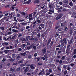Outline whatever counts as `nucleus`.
Here are the masks:
<instances>
[{
  "mask_svg": "<svg viewBox=\"0 0 76 76\" xmlns=\"http://www.w3.org/2000/svg\"><path fill=\"white\" fill-rule=\"evenodd\" d=\"M61 26L62 27H64L65 26H66V25H65V23H61Z\"/></svg>",
  "mask_w": 76,
  "mask_h": 76,
  "instance_id": "f8f14e48",
  "label": "nucleus"
},
{
  "mask_svg": "<svg viewBox=\"0 0 76 76\" xmlns=\"http://www.w3.org/2000/svg\"><path fill=\"white\" fill-rule=\"evenodd\" d=\"M34 3H39V0H36L34 1Z\"/></svg>",
  "mask_w": 76,
  "mask_h": 76,
  "instance_id": "6ab92c4d",
  "label": "nucleus"
},
{
  "mask_svg": "<svg viewBox=\"0 0 76 76\" xmlns=\"http://www.w3.org/2000/svg\"><path fill=\"white\" fill-rule=\"evenodd\" d=\"M27 50H29L30 49H31V47H28L27 48Z\"/></svg>",
  "mask_w": 76,
  "mask_h": 76,
  "instance_id": "338daca9",
  "label": "nucleus"
},
{
  "mask_svg": "<svg viewBox=\"0 0 76 76\" xmlns=\"http://www.w3.org/2000/svg\"><path fill=\"white\" fill-rule=\"evenodd\" d=\"M48 71L50 73H51L52 72V70L51 69H49Z\"/></svg>",
  "mask_w": 76,
  "mask_h": 76,
  "instance_id": "0e129e2a",
  "label": "nucleus"
},
{
  "mask_svg": "<svg viewBox=\"0 0 76 76\" xmlns=\"http://www.w3.org/2000/svg\"><path fill=\"white\" fill-rule=\"evenodd\" d=\"M40 26H41V27H42V28H44V26H45L44 24H40Z\"/></svg>",
  "mask_w": 76,
  "mask_h": 76,
  "instance_id": "9b49d317",
  "label": "nucleus"
},
{
  "mask_svg": "<svg viewBox=\"0 0 76 76\" xmlns=\"http://www.w3.org/2000/svg\"><path fill=\"white\" fill-rule=\"evenodd\" d=\"M64 42L65 44H67V41H66V38H64L63 39Z\"/></svg>",
  "mask_w": 76,
  "mask_h": 76,
  "instance_id": "aec40b11",
  "label": "nucleus"
},
{
  "mask_svg": "<svg viewBox=\"0 0 76 76\" xmlns=\"http://www.w3.org/2000/svg\"><path fill=\"white\" fill-rule=\"evenodd\" d=\"M0 29L3 31H4V27H0Z\"/></svg>",
  "mask_w": 76,
  "mask_h": 76,
  "instance_id": "4be33fe9",
  "label": "nucleus"
},
{
  "mask_svg": "<svg viewBox=\"0 0 76 76\" xmlns=\"http://www.w3.org/2000/svg\"><path fill=\"white\" fill-rule=\"evenodd\" d=\"M10 60L11 61H12L13 62L14 61H15V59H13L12 58H11L10 59Z\"/></svg>",
  "mask_w": 76,
  "mask_h": 76,
  "instance_id": "a878e982",
  "label": "nucleus"
},
{
  "mask_svg": "<svg viewBox=\"0 0 76 76\" xmlns=\"http://www.w3.org/2000/svg\"><path fill=\"white\" fill-rule=\"evenodd\" d=\"M68 42L69 45H71L72 43V41H69V40H68Z\"/></svg>",
  "mask_w": 76,
  "mask_h": 76,
  "instance_id": "2eb2a0df",
  "label": "nucleus"
},
{
  "mask_svg": "<svg viewBox=\"0 0 76 76\" xmlns=\"http://www.w3.org/2000/svg\"><path fill=\"white\" fill-rule=\"evenodd\" d=\"M39 19H41V18H40V17H38L37 18V19L36 20L37 22H38V23H43V22H42V20L41 19L39 20Z\"/></svg>",
  "mask_w": 76,
  "mask_h": 76,
  "instance_id": "f03ea898",
  "label": "nucleus"
},
{
  "mask_svg": "<svg viewBox=\"0 0 76 76\" xmlns=\"http://www.w3.org/2000/svg\"><path fill=\"white\" fill-rule=\"evenodd\" d=\"M54 42H53V41H52L50 43V45L51 46H52L53 45V44Z\"/></svg>",
  "mask_w": 76,
  "mask_h": 76,
  "instance_id": "49530a36",
  "label": "nucleus"
},
{
  "mask_svg": "<svg viewBox=\"0 0 76 76\" xmlns=\"http://www.w3.org/2000/svg\"><path fill=\"white\" fill-rule=\"evenodd\" d=\"M37 56H38V54L37 53H35L34 54V57H37Z\"/></svg>",
  "mask_w": 76,
  "mask_h": 76,
  "instance_id": "13d9d810",
  "label": "nucleus"
},
{
  "mask_svg": "<svg viewBox=\"0 0 76 76\" xmlns=\"http://www.w3.org/2000/svg\"><path fill=\"white\" fill-rule=\"evenodd\" d=\"M25 47H26V45L22 44V45L21 46V48L22 49H24Z\"/></svg>",
  "mask_w": 76,
  "mask_h": 76,
  "instance_id": "423d86ee",
  "label": "nucleus"
},
{
  "mask_svg": "<svg viewBox=\"0 0 76 76\" xmlns=\"http://www.w3.org/2000/svg\"><path fill=\"white\" fill-rule=\"evenodd\" d=\"M67 73V71L66 70H65L64 72V75H66Z\"/></svg>",
  "mask_w": 76,
  "mask_h": 76,
  "instance_id": "cd10ccee",
  "label": "nucleus"
},
{
  "mask_svg": "<svg viewBox=\"0 0 76 76\" xmlns=\"http://www.w3.org/2000/svg\"><path fill=\"white\" fill-rule=\"evenodd\" d=\"M42 65V63L41 62H39L38 63V65Z\"/></svg>",
  "mask_w": 76,
  "mask_h": 76,
  "instance_id": "ea45409f",
  "label": "nucleus"
},
{
  "mask_svg": "<svg viewBox=\"0 0 76 76\" xmlns=\"http://www.w3.org/2000/svg\"><path fill=\"white\" fill-rule=\"evenodd\" d=\"M42 51L43 53L45 54L46 53V49L45 48H44L42 50Z\"/></svg>",
  "mask_w": 76,
  "mask_h": 76,
  "instance_id": "9d476101",
  "label": "nucleus"
},
{
  "mask_svg": "<svg viewBox=\"0 0 76 76\" xmlns=\"http://www.w3.org/2000/svg\"><path fill=\"white\" fill-rule=\"evenodd\" d=\"M30 67L31 69H34V66L32 65L30 66Z\"/></svg>",
  "mask_w": 76,
  "mask_h": 76,
  "instance_id": "2f4dec72",
  "label": "nucleus"
},
{
  "mask_svg": "<svg viewBox=\"0 0 76 76\" xmlns=\"http://www.w3.org/2000/svg\"><path fill=\"white\" fill-rule=\"evenodd\" d=\"M30 23V22L28 21L26 23H24V22L21 23H20V25H22L23 26H24V25L25 26V25H26L27 24H28V23Z\"/></svg>",
  "mask_w": 76,
  "mask_h": 76,
  "instance_id": "20e7f679",
  "label": "nucleus"
},
{
  "mask_svg": "<svg viewBox=\"0 0 76 76\" xmlns=\"http://www.w3.org/2000/svg\"><path fill=\"white\" fill-rule=\"evenodd\" d=\"M2 45H4V46H5V45H8V43H7V42H5V43H4H4H2Z\"/></svg>",
  "mask_w": 76,
  "mask_h": 76,
  "instance_id": "ddd939ff",
  "label": "nucleus"
},
{
  "mask_svg": "<svg viewBox=\"0 0 76 76\" xmlns=\"http://www.w3.org/2000/svg\"><path fill=\"white\" fill-rule=\"evenodd\" d=\"M12 57H13V58L15 57V54H12Z\"/></svg>",
  "mask_w": 76,
  "mask_h": 76,
  "instance_id": "864d4df0",
  "label": "nucleus"
},
{
  "mask_svg": "<svg viewBox=\"0 0 76 76\" xmlns=\"http://www.w3.org/2000/svg\"><path fill=\"white\" fill-rule=\"evenodd\" d=\"M10 76H16L15 74H10Z\"/></svg>",
  "mask_w": 76,
  "mask_h": 76,
  "instance_id": "7c9ffc66",
  "label": "nucleus"
},
{
  "mask_svg": "<svg viewBox=\"0 0 76 76\" xmlns=\"http://www.w3.org/2000/svg\"><path fill=\"white\" fill-rule=\"evenodd\" d=\"M62 9H63V7H61L60 8H58V11L59 12H60L61 11H62Z\"/></svg>",
  "mask_w": 76,
  "mask_h": 76,
  "instance_id": "0eeeda50",
  "label": "nucleus"
},
{
  "mask_svg": "<svg viewBox=\"0 0 76 76\" xmlns=\"http://www.w3.org/2000/svg\"><path fill=\"white\" fill-rule=\"evenodd\" d=\"M18 42H19V40H18V39H17L15 40V42H16V43H18Z\"/></svg>",
  "mask_w": 76,
  "mask_h": 76,
  "instance_id": "8fccbe9b",
  "label": "nucleus"
},
{
  "mask_svg": "<svg viewBox=\"0 0 76 76\" xmlns=\"http://www.w3.org/2000/svg\"><path fill=\"white\" fill-rule=\"evenodd\" d=\"M33 48L34 50H36L37 49V47L35 46L33 47Z\"/></svg>",
  "mask_w": 76,
  "mask_h": 76,
  "instance_id": "4d7b16f0",
  "label": "nucleus"
},
{
  "mask_svg": "<svg viewBox=\"0 0 76 76\" xmlns=\"http://www.w3.org/2000/svg\"><path fill=\"white\" fill-rule=\"evenodd\" d=\"M48 6L50 9H52V6L51 5V4H49Z\"/></svg>",
  "mask_w": 76,
  "mask_h": 76,
  "instance_id": "72a5a7b5",
  "label": "nucleus"
},
{
  "mask_svg": "<svg viewBox=\"0 0 76 76\" xmlns=\"http://www.w3.org/2000/svg\"><path fill=\"white\" fill-rule=\"evenodd\" d=\"M26 3L27 4H29L31 3V1L28 0L26 2Z\"/></svg>",
  "mask_w": 76,
  "mask_h": 76,
  "instance_id": "4c0bfd02",
  "label": "nucleus"
},
{
  "mask_svg": "<svg viewBox=\"0 0 76 76\" xmlns=\"http://www.w3.org/2000/svg\"><path fill=\"white\" fill-rule=\"evenodd\" d=\"M29 28H30V26H27L26 28V29H29Z\"/></svg>",
  "mask_w": 76,
  "mask_h": 76,
  "instance_id": "c9c22d12",
  "label": "nucleus"
},
{
  "mask_svg": "<svg viewBox=\"0 0 76 76\" xmlns=\"http://www.w3.org/2000/svg\"><path fill=\"white\" fill-rule=\"evenodd\" d=\"M40 59V58L39 57H38L37 58V61H39V60Z\"/></svg>",
  "mask_w": 76,
  "mask_h": 76,
  "instance_id": "09e8293b",
  "label": "nucleus"
},
{
  "mask_svg": "<svg viewBox=\"0 0 76 76\" xmlns=\"http://www.w3.org/2000/svg\"><path fill=\"white\" fill-rule=\"evenodd\" d=\"M70 47H71L70 45H68L67 46V50H70Z\"/></svg>",
  "mask_w": 76,
  "mask_h": 76,
  "instance_id": "4468645a",
  "label": "nucleus"
},
{
  "mask_svg": "<svg viewBox=\"0 0 76 76\" xmlns=\"http://www.w3.org/2000/svg\"><path fill=\"white\" fill-rule=\"evenodd\" d=\"M34 40H35V41H38V38L37 37H35L34 38Z\"/></svg>",
  "mask_w": 76,
  "mask_h": 76,
  "instance_id": "69168bd1",
  "label": "nucleus"
},
{
  "mask_svg": "<svg viewBox=\"0 0 76 76\" xmlns=\"http://www.w3.org/2000/svg\"><path fill=\"white\" fill-rule=\"evenodd\" d=\"M29 18H31L32 17V15L31 14H30L29 15Z\"/></svg>",
  "mask_w": 76,
  "mask_h": 76,
  "instance_id": "e2e57ef3",
  "label": "nucleus"
},
{
  "mask_svg": "<svg viewBox=\"0 0 76 76\" xmlns=\"http://www.w3.org/2000/svg\"><path fill=\"white\" fill-rule=\"evenodd\" d=\"M61 47L64 46V44L63 43H61Z\"/></svg>",
  "mask_w": 76,
  "mask_h": 76,
  "instance_id": "79ce46f5",
  "label": "nucleus"
},
{
  "mask_svg": "<svg viewBox=\"0 0 76 76\" xmlns=\"http://www.w3.org/2000/svg\"><path fill=\"white\" fill-rule=\"evenodd\" d=\"M52 10H49V12L52 13H54V8H52Z\"/></svg>",
  "mask_w": 76,
  "mask_h": 76,
  "instance_id": "f3484780",
  "label": "nucleus"
},
{
  "mask_svg": "<svg viewBox=\"0 0 76 76\" xmlns=\"http://www.w3.org/2000/svg\"><path fill=\"white\" fill-rule=\"evenodd\" d=\"M65 57H66V56H62V57L61 58V60H64V59H65Z\"/></svg>",
  "mask_w": 76,
  "mask_h": 76,
  "instance_id": "473e14b6",
  "label": "nucleus"
},
{
  "mask_svg": "<svg viewBox=\"0 0 76 76\" xmlns=\"http://www.w3.org/2000/svg\"><path fill=\"white\" fill-rule=\"evenodd\" d=\"M4 19L3 18L0 20V22L2 23V22H4Z\"/></svg>",
  "mask_w": 76,
  "mask_h": 76,
  "instance_id": "de8ad7c7",
  "label": "nucleus"
},
{
  "mask_svg": "<svg viewBox=\"0 0 76 76\" xmlns=\"http://www.w3.org/2000/svg\"><path fill=\"white\" fill-rule=\"evenodd\" d=\"M66 54H69L70 53V50H66Z\"/></svg>",
  "mask_w": 76,
  "mask_h": 76,
  "instance_id": "a211bd4d",
  "label": "nucleus"
},
{
  "mask_svg": "<svg viewBox=\"0 0 76 76\" xmlns=\"http://www.w3.org/2000/svg\"><path fill=\"white\" fill-rule=\"evenodd\" d=\"M50 72H47L45 74V76H48V75H50Z\"/></svg>",
  "mask_w": 76,
  "mask_h": 76,
  "instance_id": "5701e85b",
  "label": "nucleus"
},
{
  "mask_svg": "<svg viewBox=\"0 0 76 76\" xmlns=\"http://www.w3.org/2000/svg\"><path fill=\"white\" fill-rule=\"evenodd\" d=\"M55 62L56 63H58L59 62V60L58 59H56L55 61Z\"/></svg>",
  "mask_w": 76,
  "mask_h": 76,
  "instance_id": "603ef678",
  "label": "nucleus"
},
{
  "mask_svg": "<svg viewBox=\"0 0 76 76\" xmlns=\"http://www.w3.org/2000/svg\"><path fill=\"white\" fill-rule=\"evenodd\" d=\"M34 18L32 17H29V20H34Z\"/></svg>",
  "mask_w": 76,
  "mask_h": 76,
  "instance_id": "c756f323",
  "label": "nucleus"
},
{
  "mask_svg": "<svg viewBox=\"0 0 76 76\" xmlns=\"http://www.w3.org/2000/svg\"><path fill=\"white\" fill-rule=\"evenodd\" d=\"M22 15H26V14H25V13L23 12H21Z\"/></svg>",
  "mask_w": 76,
  "mask_h": 76,
  "instance_id": "a18cd8bd",
  "label": "nucleus"
},
{
  "mask_svg": "<svg viewBox=\"0 0 76 76\" xmlns=\"http://www.w3.org/2000/svg\"><path fill=\"white\" fill-rule=\"evenodd\" d=\"M20 68L19 67L16 69L15 70L16 72H19V71H20Z\"/></svg>",
  "mask_w": 76,
  "mask_h": 76,
  "instance_id": "dca6fc26",
  "label": "nucleus"
},
{
  "mask_svg": "<svg viewBox=\"0 0 76 76\" xmlns=\"http://www.w3.org/2000/svg\"><path fill=\"white\" fill-rule=\"evenodd\" d=\"M69 4L70 6H73V3L72 2H70L69 3Z\"/></svg>",
  "mask_w": 76,
  "mask_h": 76,
  "instance_id": "bb28decb",
  "label": "nucleus"
},
{
  "mask_svg": "<svg viewBox=\"0 0 76 76\" xmlns=\"http://www.w3.org/2000/svg\"><path fill=\"white\" fill-rule=\"evenodd\" d=\"M14 20L16 22H17V20H16V17H15L14 18Z\"/></svg>",
  "mask_w": 76,
  "mask_h": 76,
  "instance_id": "a19ab883",
  "label": "nucleus"
},
{
  "mask_svg": "<svg viewBox=\"0 0 76 76\" xmlns=\"http://www.w3.org/2000/svg\"><path fill=\"white\" fill-rule=\"evenodd\" d=\"M12 32H18V30H15V29H13L12 30Z\"/></svg>",
  "mask_w": 76,
  "mask_h": 76,
  "instance_id": "412c9836",
  "label": "nucleus"
},
{
  "mask_svg": "<svg viewBox=\"0 0 76 76\" xmlns=\"http://www.w3.org/2000/svg\"><path fill=\"white\" fill-rule=\"evenodd\" d=\"M70 66L72 67H73V66H74V64H72V63L71 64H70Z\"/></svg>",
  "mask_w": 76,
  "mask_h": 76,
  "instance_id": "774afa93",
  "label": "nucleus"
},
{
  "mask_svg": "<svg viewBox=\"0 0 76 76\" xmlns=\"http://www.w3.org/2000/svg\"><path fill=\"white\" fill-rule=\"evenodd\" d=\"M37 21L36 20L34 22H33V24L34 25H36V23H37Z\"/></svg>",
  "mask_w": 76,
  "mask_h": 76,
  "instance_id": "5fc2aeb1",
  "label": "nucleus"
},
{
  "mask_svg": "<svg viewBox=\"0 0 76 76\" xmlns=\"http://www.w3.org/2000/svg\"><path fill=\"white\" fill-rule=\"evenodd\" d=\"M60 28V26H57L56 27L55 29H58Z\"/></svg>",
  "mask_w": 76,
  "mask_h": 76,
  "instance_id": "f704fd0d",
  "label": "nucleus"
},
{
  "mask_svg": "<svg viewBox=\"0 0 76 76\" xmlns=\"http://www.w3.org/2000/svg\"><path fill=\"white\" fill-rule=\"evenodd\" d=\"M33 13H34V14H33V16H34L37 14V12H33Z\"/></svg>",
  "mask_w": 76,
  "mask_h": 76,
  "instance_id": "3c124183",
  "label": "nucleus"
},
{
  "mask_svg": "<svg viewBox=\"0 0 76 76\" xmlns=\"http://www.w3.org/2000/svg\"><path fill=\"white\" fill-rule=\"evenodd\" d=\"M31 57H32L31 55H29L28 56V58H29V59L30 58H31Z\"/></svg>",
  "mask_w": 76,
  "mask_h": 76,
  "instance_id": "052dcab7",
  "label": "nucleus"
},
{
  "mask_svg": "<svg viewBox=\"0 0 76 76\" xmlns=\"http://www.w3.org/2000/svg\"><path fill=\"white\" fill-rule=\"evenodd\" d=\"M58 31H62L63 30V28H60L58 29Z\"/></svg>",
  "mask_w": 76,
  "mask_h": 76,
  "instance_id": "680f3d73",
  "label": "nucleus"
},
{
  "mask_svg": "<svg viewBox=\"0 0 76 76\" xmlns=\"http://www.w3.org/2000/svg\"><path fill=\"white\" fill-rule=\"evenodd\" d=\"M63 63V61H62V60H60L59 62V64H61Z\"/></svg>",
  "mask_w": 76,
  "mask_h": 76,
  "instance_id": "6e6d98bb",
  "label": "nucleus"
},
{
  "mask_svg": "<svg viewBox=\"0 0 76 76\" xmlns=\"http://www.w3.org/2000/svg\"><path fill=\"white\" fill-rule=\"evenodd\" d=\"M48 55V54L46 53V54L44 56V57H45V58H48V57H47V56Z\"/></svg>",
  "mask_w": 76,
  "mask_h": 76,
  "instance_id": "b1692460",
  "label": "nucleus"
},
{
  "mask_svg": "<svg viewBox=\"0 0 76 76\" xmlns=\"http://www.w3.org/2000/svg\"><path fill=\"white\" fill-rule=\"evenodd\" d=\"M26 63H25V64H22L20 65V66L22 67H23V66H25L26 65Z\"/></svg>",
  "mask_w": 76,
  "mask_h": 76,
  "instance_id": "393cba45",
  "label": "nucleus"
},
{
  "mask_svg": "<svg viewBox=\"0 0 76 76\" xmlns=\"http://www.w3.org/2000/svg\"><path fill=\"white\" fill-rule=\"evenodd\" d=\"M46 35V33L45 32H44L43 33L41 36V37H44Z\"/></svg>",
  "mask_w": 76,
  "mask_h": 76,
  "instance_id": "6e6552de",
  "label": "nucleus"
},
{
  "mask_svg": "<svg viewBox=\"0 0 76 76\" xmlns=\"http://www.w3.org/2000/svg\"><path fill=\"white\" fill-rule=\"evenodd\" d=\"M8 14L10 16L11 15V17H12V15H13V13L11 12H9L7 13L6 14H5L4 16H8Z\"/></svg>",
  "mask_w": 76,
  "mask_h": 76,
  "instance_id": "39448f33",
  "label": "nucleus"
},
{
  "mask_svg": "<svg viewBox=\"0 0 76 76\" xmlns=\"http://www.w3.org/2000/svg\"><path fill=\"white\" fill-rule=\"evenodd\" d=\"M62 16H63V14L61 13H60L57 15V17H56V20H58V19H60Z\"/></svg>",
  "mask_w": 76,
  "mask_h": 76,
  "instance_id": "f257e3e1",
  "label": "nucleus"
},
{
  "mask_svg": "<svg viewBox=\"0 0 76 76\" xmlns=\"http://www.w3.org/2000/svg\"><path fill=\"white\" fill-rule=\"evenodd\" d=\"M24 19L20 20L19 21V22H24Z\"/></svg>",
  "mask_w": 76,
  "mask_h": 76,
  "instance_id": "c03bdc74",
  "label": "nucleus"
},
{
  "mask_svg": "<svg viewBox=\"0 0 76 76\" xmlns=\"http://www.w3.org/2000/svg\"><path fill=\"white\" fill-rule=\"evenodd\" d=\"M73 53L74 54H76V49H75L74 50V52H73Z\"/></svg>",
  "mask_w": 76,
  "mask_h": 76,
  "instance_id": "58836bf2",
  "label": "nucleus"
},
{
  "mask_svg": "<svg viewBox=\"0 0 76 76\" xmlns=\"http://www.w3.org/2000/svg\"><path fill=\"white\" fill-rule=\"evenodd\" d=\"M15 37H16V35H14L11 38L12 39H15Z\"/></svg>",
  "mask_w": 76,
  "mask_h": 76,
  "instance_id": "e433bc0d",
  "label": "nucleus"
},
{
  "mask_svg": "<svg viewBox=\"0 0 76 76\" xmlns=\"http://www.w3.org/2000/svg\"><path fill=\"white\" fill-rule=\"evenodd\" d=\"M37 36L38 37H40V36H41V34H40V33H39L37 34Z\"/></svg>",
  "mask_w": 76,
  "mask_h": 76,
  "instance_id": "37998d69",
  "label": "nucleus"
},
{
  "mask_svg": "<svg viewBox=\"0 0 76 76\" xmlns=\"http://www.w3.org/2000/svg\"><path fill=\"white\" fill-rule=\"evenodd\" d=\"M4 52L5 53H8L9 52V50H5L4 51Z\"/></svg>",
  "mask_w": 76,
  "mask_h": 76,
  "instance_id": "c85d7f7f",
  "label": "nucleus"
},
{
  "mask_svg": "<svg viewBox=\"0 0 76 76\" xmlns=\"http://www.w3.org/2000/svg\"><path fill=\"white\" fill-rule=\"evenodd\" d=\"M26 55V53H23L21 54V56H25Z\"/></svg>",
  "mask_w": 76,
  "mask_h": 76,
  "instance_id": "bf43d9fd",
  "label": "nucleus"
},
{
  "mask_svg": "<svg viewBox=\"0 0 76 76\" xmlns=\"http://www.w3.org/2000/svg\"><path fill=\"white\" fill-rule=\"evenodd\" d=\"M51 39H49V40H48V43H47V45H49L50 44V42H51Z\"/></svg>",
  "mask_w": 76,
  "mask_h": 76,
  "instance_id": "1a4fd4ad",
  "label": "nucleus"
},
{
  "mask_svg": "<svg viewBox=\"0 0 76 76\" xmlns=\"http://www.w3.org/2000/svg\"><path fill=\"white\" fill-rule=\"evenodd\" d=\"M23 69H25L24 71V72H25L24 73V74H26V72H27L29 70V67H26V68L24 67L23 68Z\"/></svg>",
  "mask_w": 76,
  "mask_h": 76,
  "instance_id": "7ed1b4c3",
  "label": "nucleus"
}]
</instances>
